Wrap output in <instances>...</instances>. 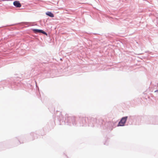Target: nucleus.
<instances>
[{
  "instance_id": "nucleus-1",
  "label": "nucleus",
  "mask_w": 158,
  "mask_h": 158,
  "mask_svg": "<svg viewBox=\"0 0 158 158\" xmlns=\"http://www.w3.org/2000/svg\"><path fill=\"white\" fill-rule=\"evenodd\" d=\"M127 117H123L121 119V120L119 122V123L118 125V126H124V124L127 121Z\"/></svg>"
},
{
  "instance_id": "nucleus-2",
  "label": "nucleus",
  "mask_w": 158,
  "mask_h": 158,
  "mask_svg": "<svg viewBox=\"0 0 158 158\" xmlns=\"http://www.w3.org/2000/svg\"><path fill=\"white\" fill-rule=\"evenodd\" d=\"M33 31L35 33H38V32H40V33H43L44 34L47 35V33L43 31L42 30H38L37 29H34L33 30Z\"/></svg>"
},
{
  "instance_id": "nucleus-3",
  "label": "nucleus",
  "mask_w": 158,
  "mask_h": 158,
  "mask_svg": "<svg viewBox=\"0 0 158 158\" xmlns=\"http://www.w3.org/2000/svg\"><path fill=\"white\" fill-rule=\"evenodd\" d=\"M14 5L17 7H20V3L19 1H15L13 2Z\"/></svg>"
},
{
  "instance_id": "nucleus-4",
  "label": "nucleus",
  "mask_w": 158,
  "mask_h": 158,
  "mask_svg": "<svg viewBox=\"0 0 158 158\" xmlns=\"http://www.w3.org/2000/svg\"><path fill=\"white\" fill-rule=\"evenodd\" d=\"M46 14L47 15L51 17H54V16L53 14L52 13L50 12H48L46 13Z\"/></svg>"
}]
</instances>
